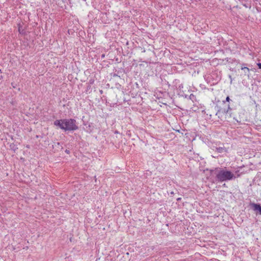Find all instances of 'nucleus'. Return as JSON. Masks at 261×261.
Returning <instances> with one entry per match:
<instances>
[{"label": "nucleus", "mask_w": 261, "mask_h": 261, "mask_svg": "<svg viewBox=\"0 0 261 261\" xmlns=\"http://www.w3.org/2000/svg\"><path fill=\"white\" fill-rule=\"evenodd\" d=\"M54 123L55 125L59 126L61 129L65 131H72L78 129L76 120L73 119L57 120L54 121Z\"/></svg>", "instance_id": "obj_1"}, {"label": "nucleus", "mask_w": 261, "mask_h": 261, "mask_svg": "<svg viewBox=\"0 0 261 261\" xmlns=\"http://www.w3.org/2000/svg\"><path fill=\"white\" fill-rule=\"evenodd\" d=\"M212 172L216 175L217 179L219 182L231 180L236 177L232 172L227 170L216 169Z\"/></svg>", "instance_id": "obj_2"}, {"label": "nucleus", "mask_w": 261, "mask_h": 261, "mask_svg": "<svg viewBox=\"0 0 261 261\" xmlns=\"http://www.w3.org/2000/svg\"><path fill=\"white\" fill-rule=\"evenodd\" d=\"M250 206L257 214L261 215V206L259 204L252 203L250 204Z\"/></svg>", "instance_id": "obj_3"}, {"label": "nucleus", "mask_w": 261, "mask_h": 261, "mask_svg": "<svg viewBox=\"0 0 261 261\" xmlns=\"http://www.w3.org/2000/svg\"><path fill=\"white\" fill-rule=\"evenodd\" d=\"M216 151L218 153H223L226 152L227 150L225 147H219L216 148Z\"/></svg>", "instance_id": "obj_4"}, {"label": "nucleus", "mask_w": 261, "mask_h": 261, "mask_svg": "<svg viewBox=\"0 0 261 261\" xmlns=\"http://www.w3.org/2000/svg\"><path fill=\"white\" fill-rule=\"evenodd\" d=\"M241 69L244 70L245 73L247 72L249 73L250 71L249 68H248V67H243V65L241 67Z\"/></svg>", "instance_id": "obj_5"}, {"label": "nucleus", "mask_w": 261, "mask_h": 261, "mask_svg": "<svg viewBox=\"0 0 261 261\" xmlns=\"http://www.w3.org/2000/svg\"><path fill=\"white\" fill-rule=\"evenodd\" d=\"M230 100V98H229V96H227L226 98V101H229Z\"/></svg>", "instance_id": "obj_6"}, {"label": "nucleus", "mask_w": 261, "mask_h": 261, "mask_svg": "<svg viewBox=\"0 0 261 261\" xmlns=\"http://www.w3.org/2000/svg\"><path fill=\"white\" fill-rule=\"evenodd\" d=\"M257 66H258V68H259V69H261V63H258V64H257Z\"/></svg>", "instance_id": "obj_7"}, {"label": "nucleus", "mask_w": 261, "mask_h": 261, "mask_svg": "<svg viewBox=\"0 0 261 261\" xmlns=\"http://www.w3.org/2000/svg\"><path fill=\"white\" fill-rule=\"evenodd\" d=\"M221 112V110H219L218 112L216 113V115H218V114H220Z\"/></svg>", "instance_id": "obj_8"}, {"label": "nucleus", "mask_w": 261, "mask_h": 261, "mask_svg": "<svg viewBox=\"0 0 261 261\" xmlns=\"http://www.w3.org/2000/svg\"><path fill=\"white\" fill-rule=\"evenodd\" d=\"M180 199H181V198H178L177 199V201H179V200H180Z\"/></svg>", "instance_id": "obj_9"}, {"label": "nucleus", "mask_w": 261, "mask_h": 261, "mask_svg": "<svg viewBox=\"0 0 261 261\" xmlns=\"http://www.w3.org/2000/svg\"><path fill=\"white\" fill-rule=\"evenodd\" d=\"M224 113H227V112H228V110H227L226 111L224 110Z\"/></svg>", "instance_id": "obj_10"}, {"label": "nucleus", "mask_w": 261, "mask_h": 261, "mask_svg": "<svg viewBox=\"0 0 261 261\" xmlns=\"http://www.w3.org/2000/svg\"><path fill=\"white\" fill-rule=\"evenodd\" d=\"M229 77L230 79H231V75H229Z\"/></svg>", "instance_id": "obj_11"}]
</instances>
